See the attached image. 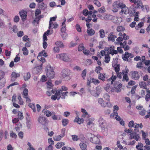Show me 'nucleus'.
Listing matches in <instances>:
<instances>
[{"instance_id":"f257e3e1","label":"nucleus","mask_w":150,"mask_h":150,"mask_svg":"<svg viewBox=\"0 0 150 150\" xmlns=\"http://www.w3.org/2000/svg\"><path fill=\"white\" fill-rule=\"evenodd\" d=\"M51 91L52 93L54 94V95L52 96L51 97V99L54 100L56 99L58 100L60 98L62 99H65V97L67 96V94L68 93L67 91L64 92L60 91L59 94H57L58 91H56L55 89H52Z\"/></svg>"},{"instance_id":"f03ea898","label":"nucleus","mask_w":150,"mask_h":150,"mask_svg":"<svg viewBox=\"0 0 150 150\" xmlns=\"http://www.w3.org/2000/svg\"><path fill=\"white\" fill-rule=\"evenodd\" d=\"M116 74L117 76L114 75L113 73H112V76L110 79L107 80L108 81V82H110V83L111 84H113V82L115 81L117 77H118L119 79H121L122 78V76L123 75V73H122V72H119L116 73Z\"/></svg>"},{"instance_id":"7ed1b4c3","label":"nucleus","mask_w":150,"mask_h":150,"mask_svg":"<svg viewBox=\"0 0 150 150\" xmlns=\"http://www.w3.org/2000/svg\"><path fill=\"white\" fill-rule=\"evenodd\" d=\"M47 76L49 79H53L55 76V73L54 71L53 68L50 66L47 67V71L46 72Z\"/></svg>"},{"instance_id":"20e7f679","label":"nucleus","mask_w":150,"mask_h":150,"mask_svg":"<svg viewBox=\"0 0 150 150\" xmlns=\"http://www.w3.org/2000/svg\"><path fill=\"white\" fill-rule=\"evenodd\" d=\"M133 6L135 8H141L142 10H144L145 8L147 10V8L148 7L147 5L144 6L141 0H136V3L135 2L133 4Z\"/></svg>"},{"instance_id":"39448f33","label":"nucleus","mask_w":150,"mask_h":150,"mask_svg":"<svg viewBox=\"0 0 150 150\" xmlns=\"http://www.w3.org/2000/svg\"><path fill=\"white\" fill-rule=\"evenodd\" d=\"M134 56L132 54L126 52L125 54L122 55V57L124 61L129 62L131 60L130 59L133 58Z\"/></svg>"},{"instance_id":"423d86ee","label":"nucleus","mask_w":150,"mask_h":150,"mask_svg":"<svg viewBox=\"0 0 150 150\" xmlns=\"http://www.w3.org/2000/svg\"><path fill=\"white\" fill-rule=\"evenodd\" d=\"M28 90L27 88H25L23 90L22 93L23 97L26 99V101L27 103H29L31 102V100L28 95Z\"/></svg>"},{"instance_id":"0eeeda50","label":"nucleus","mask_w":150,"mask_h":150,"mask_svg":"<svg viewBox=\"0 0 150 150\" xmlns=\"http://www.w3.org/2000/svg\"><path fill=\"white\" fill-rule=\"evenodd\" d=\"M56 57L64 61L68 62L69 61V58L68 55L66 54H57Z\"/></svg>"},{"instance_id":"6e6552de","label":"nucleus","mask_w":150,"mask_h":150,"mask_svg":"<svg viewBox=\"0 0 150 150\" xmlns=\"http://www.w3.org/2000/svg\"><path fill=\"white\" fill-rule=\"evenodd\" d=\"M122 86L121 83H116L114 85V88L111 89V91L112 92H116L118 93L121 91V88Z\"/></svg>"},{"instance_id":"1a4fd4ad","label":"nucleus","mask_w":150,"mask_h":150,"mask_svg":"<svg viewBox=\"0 0 150 150\" xmlns=\"http://www.w3.org/2000/svg\"><path fill=\"white\" fill-rule=\"evenodd\" d=\"M38 121L39 123L42 125L46 126L48 125L49 121L47 119L44 117H40L38 119Z\"/></svg>"},{"instance_id":"9d476101","label":"nucleus","mask_w":150,"mask_h":150,"mask_svg":"<svg viewBox=\"0 0 150 150\" xmlns=\"http://www.w3.org/2000/svg\"><path fill=\"white\" fill-rule=\"evenodd\" d=\"M90 141L93 143L96 144H99L100 142L99 139L98 137L94 135L91 134Z\"/></svg>"},{"instance_id":"9b49d317","label":"nucleus","mask_w":150,"mask_h":150,"mask_svg":"<svg viewBox=\"0 0 150 150\" xmlns=\"http://www.w3.org/2000/svg\"><path fill=\"white\" fill-rule=\"evenodd\" d=\"M70 71L68 69H63L62 71V77L63 78H66V80L70 79L69 76Z\"/></svg>"},{"instance_id":"f8f14e48","label":"nucleus","mask_w":150,"mask_h":150,"mask_svg":"<svg viewBox=\"0 0 150 150\" xmlns=\"http://www.w3.org/2000/svg\"><path fill=\"white\" fill-rule=\"evenodd\" d=\"M129 71V70L127 67H126L124 70H122V73L123 74L122 79L123 81H125L126 82L128 81L129 78L127 74Z\"/></svg>"},{"instance_id":"ddd939ff","label":"nucleus","mask_w":150,"mask_h":150,"mask_svg":"<svg viewBox=\"0 0 150 150\" xmlns=\"http://www.w3.org/2000/svg\"><path fill=\"white\" fill-rule=\"evenodd\" d=\"M98 103L100 104L101 106L103 107H105L107 106L108 107H111L112 105L110 104V103L104 101L103 98H99L98 99Z\"/></svg>"},{"instance_id":"4468645a","label":"nucleus","mask_w":150,"mask_h":150,"mask_svg":"<svg viewBox=\"0 0 150 150\" xmlns=\"http://www.w3.org/2000/svg\"><path fill=\"white\" fill-rule=\"evenodd\" d=\"M136 108L139 111V114L140 115L143 116L145 115L147 112L146 110L143 108V106H137L136 107Z\"/></svg>"},{"instance_id":"2eb2a0df","label":"nucleus","mask_w":150,"mask_h":150,"mask_svg":"<svg viewBox=\"0 0 150 150\" xmlns=\"http://www.w3.org/2000/svg\"><path fill=\"white\" fill-rule=\"evenodd\" d=\"M92 16L91 15L88 16L87 18L86 19V22L89 23L92 20L93 22L94 23L97 22V18L96 17V15L93 14L92 15Z\"/></svg>"},{"instance_id":"dca6fc26","label":"nucleus","mask_w":150,"mask_h":150,"mask_svg":"<svg viewBox=\"0 0 150 150\" xmlns=\"http://www.w3.org/2000/svg\"><path fill=\"white\" fill-rule=\"evenodd\" d=\"M132 78L135 80H138L140 78V75L137 71H132L131 72Z\"/></svg>"},{"instance_id":"f3484780","label":"nucleus","mask_w":150,"mask_h":150,"mask_svg":"<svg viewBox=\"0 0 150 150\" xmlns=\"http://www.w3.org/2000/svg\"><path fill=\"white\" fill-rule=\"evenodd\" d=\"M42 64L35 67L33 69V73L35 74H38L42 71Z\"/></svg>"},{"instance_id":"a211bd4d","label":"nucleus","mask_w":150,"mask_h":150,"mask_svg":"<svg viewBox=\"0 0 150 150\" xmlns=\"http://www.w3.org/2000/svg\"><path fill=\"white\" fill-rule=\"evenodd\" d=\"M19 13L22 21H24L26 19L27 16L26 11L22 10L19 12Z\"/></svg>"},{"instance_id":"6ab92c4d","label":"nucleus","mask_w":150,"mask_h":150,"mask_svg":"<svg viewBox=\"0 0 150 150\" xmlns=\"http://www.w3.org/2000/svg\"><path fill=\"white\" fill-rule=\"evenodd\" d=\"M137 132L134 131L130 134V139H134L136 141H138L140 138V137L138 134L136 133Z\"/></svg>"},{"instance_id":"aec40b11","label":"nucleus","mask_w":150,"mask_h":150,"mask_svg":"<svg viewBox=\"0 0 150 150\" xmlns=\"http://www.w3.org/2000/svg\"><path fill=\"white\" fill-rule=\"evenodd\" d=\"M117 36L114 35V33L112 32H110L108 36V41H112L114 42L115 41V38H117Z\"/></svg>"},{"instance_id":"412c9836","label":"nucleus","mask_w":150,"mask_h":150,"mask_svg":"<svg viewBox=\"0 0 150 150\" xmlns=\"http://www.w3.org/2000/svg\"><path fill=\"white\" fill-rule=\"evenodd\" d=\"M119 1L114 2L112 4L113 7L112 11L114 12H116L118 11L117 8H119Z\"/></svg>"},{"instance_id":"4be33fe9","label":"nucleus","mask_w":150,"mask_h":150,"mask_svg":"<svg viewBox=\"0 0 150 150\" xmlns=\"http://www.w3.org/2000/svg\"><path fill=\"white\" fill-rule=\"evenodd\" d=\"M20 75L19 73H17L15 72H12L11 75V81H14L17 78L20 76Z\"/></svg>"},{"instance_id":"5701e85b","label":"nucleus","mask_w":150,"mask_h":150,"mask_svg":"<svg viewBox=\"0 0 150 150\" xmlns=\"http://www.w3.org/2000/svg\"><path fill=\"white\" fill-rule=\"evenodd\" d=\"M115 47L114 46L110 47L108 49V52L109 53L111 54L112 55L114 54H117L118 53V52L117 50L114 49Z\"/></svg>"},{"instance_id":"b1692460","label":"nucleus","mask_w":150,"mask_h":150,"mask_svg":"<svg viewBox=\"0 0 150 150\" xmlns=\"http://www.w3.org/2000/svg\"><path fill=\"white\" fill-rule=\"evenodd\" d=\"M143 126L142 123L137 124V123H134V132H139V130L138 128L139 127L140 128H142L143 127Z\"/></svg>"},{"instance_id":"393cba45","label":"nucleus","mask_w":150,"mask_h":150,"mask_svg":"<svg viewBox=\"0 0 150 150\" xmlns=\"http://www.w3.org/2000/svg\"><path fill=\"white\" fill-rule=\"evenodd\" d=\"M84 119L83 118H79V115H77V116L76 117L75 119L74 120V122H76L79 124H81L83 123L84 121Z\"/></svg>"},{"instance_id":"a878e982","label":"nucleus","mask_w":150,"mask_h":150,"mask_svg":"<svg viewBox=\"0 0 150 150\" xmlns=\"http://www.w3.org/2000/svg\"><path fill=\"white\" fill-rule=\"evenodd\" d=\"M52 118L53 120H60V116L56 115L55 112H52Z\"/></svg>"},{"instance_id":"bb28decb","label":"nucleus","mask_w":150,"mask_h":150,"mask_svg":"<svg viewBox=\"0 0 150 150\" xmlns=\"http://www.w3.org/2000/svg\"><path fill=\"white\" fill-rule=\"evenodd\" d=\"M139 85L141 88H142L143 89H146V82L142 81L139 83Z\"/></svg>"},{"instance_id":"cd10ccee","label":"nucleus","mask_w":150,"mask_h":150,"mask_svg":"<svg viewBox=\"0 0 150 150\" xmlns=\"http://www.w3.org/2000/svg\"><path fill=\"white\" fill-rule=\"evenodd\" d=\"M105 74L100 73L98 76L99 79L102 80L103 81H104L105 78Z\"/></svg>"},{"instance_id":"c85d7f7f","label":"nucleus","mask_w":150,"mask_h":150,"mask_svg":"<svg viewBox=\"0 0 150 150\" xmlns=\"http://www.w3.org/2000/svg\"><path fill=\"white\" fill-rule=\"evenodd\" d=\"M86 32L89 35L92 36L95 34V32L94 30L90 29L87 30Z\"/></svg>"},{"instance_id":"c756f323","label":"nucleus","mask_w":150,"mask_h":150,"mask_svg":"<svg viewBox=\"0 0 150 150\" xmlns=\"http://www.w3.org/2000/svg\"><path fill=\"white\" fill-rule=\"evenodd\" d=\"M68 89L67 87H66L64 86H62L61 88H59L57 90H56V91H58V93L57 94L59 93L60 91H66Z\"/></svg>"},{"instance_id":"7c9ffc66","label":"nucleus","mask_w":150,"mask_h":150,"mask_svg":"<svg viewBox=\"0 0 150 150\" xmlns=\"http://www.w3.org/2000/svg\"><path fill=\"white\" fill-rule=\"evenodd\" d=\"M80 148L82 150H87V145L83 143H81L79 144Z\"/></svg>"},{"instance_id":"2f4dec72","label":"nucleus","mask_w":150,"mask_h":150,"mask_svg":"<svg viewBox=\"0 0 150 150\" xmlns=\"http://www.w3.org/2000/svg\"><path fill=\"white\" fill-rule=\"evenodd\" d=\"M122 9L120 12V13H124L125 14L127 13L128 12V8L125 5V7L123 8H121Z\"/></svg>"},{"instance_id":"473e14b6","label":"nucleus","mask_w":150,"mask_h":150,"mask_svg":"<svg viewBox=\"0 0 150 150\" xmlns=\"http://www.w3.org/2000/svg\"><path fill=\"white\" fill-rule=\"evenodd\" d=\"M56 18L57 17H53L50 18L49 25V29H50L51 28L52 25V21H55L56 20Z\"/></svg>"},{"instance_id":"72a5a7b5","label":"nucleus","mask_w":150,"mask_h":150,"mask_svg":"<svg viewBox=\"0 0 150 150\" xmlns=\"http://www.w3.org/2000/svg\"><path fill=\"white\" fill-rule=\"evenodd\" d=\"M43 56L45 57L47 56V54L46 52L45 51V50H42V52H39L38 54V57H42Z\"/></svg>"},{"instance_id":"f704fd0d","label":"nucleus","mask_w":150,"mask_h":150,"mask_svg":"<svg viewBox=\"0 0 150 150\" xmlns=\"http://www.w3.org/2000/svg\"><path fill=\"white\" fill-rule=\"evenodd\" d=\"M110 57L109 54H106L105 55L104 62L106 63H108L110 62Z\"/></svg>"},{"instance_id":"c9c22d12","label":"nucleus","mask_w":150,"mask_h":150,"mask_svg":"<svg viewBox=\"0 0 150 150\" xmlns=\"http://www.w3.org/2000/svg\"><path fill=\"white\" fill-rule=\"evenodd\" d=\"M28 106L31 108L34 112H35L36 111L35 105L34 103H30L28 104Z\"/></svg>"},{"instance_id":"e433bc0d","label":"nucleus","mask_w":150,"mask_h":150,"mask_svg":"<svg viewBox=\"0 0 150 150\" xmlns=\"http://www.w3.org/2000/svg\"><path fill=\"white\" fill-rule=\"evenodd\" d=\"M65 144L64 142H58L56 144L55 146L57 149L60 148L63 145H64Z\"/></svg>"},{"instance_id":"4c0bfd02","label":"nucleus","mask_w":150,"mask_h":150,"mask_svg":"<svg viewBox=\"0 0 150 150\" xmlns=\"http://www.w3.org/2000/svg\"><path fill=\"white\" fill-rule=\"evenodd\" d=\"M99 33L100 34V37L101 38H103L105 35V33L104 30L103 29H100L99 30Z\"/></svg>"},{"instance_id":"58836bf2","label":"nucleus","mask_w":150,"mask_h":150,"mask_svg":"<svg viewBox=\"0 0 150 150\" xmlns=\"http://www.w3.org/2000/svg\"><path fill=\"white\" fill-rule=\"evenodd\" d=\"M91 83H93L95 85L98 84L100 83V81L98 79L91 77Z\"/></svg>"},{"instance_id":"ea45409f","label":"nucleus","mask_w":150,"mask_h":150,"mask_svg":"<svg viewBox=\"0 0 150 150\" xmlns=\"http://www.w3.org/2000/svg\"><path fill=\"white\" fill-rule=\"evenodd\" d=\"M87 70L86 69H84L83 71H82L81 74V76L83 79H85L86 76V74Z\"/></svg>"},{"instance_id":"a19ab883","label":"nucleus","mask_w":150,"mask_h":150,"mask_svg":"<svg viewBox=\"0 0 150 150\" xmlns=\"http://www.w3.org/2000/svg\"><path fill=\"white\" fill-rule=\"evenodd\" d=\"M116 30L117 32H121L124 31L125 30V28L124 27L120 26L117 27Z\"/></svg>"},{"instance_id":"79ce46f5","label":"nucleus","mask_w":150,"mask_h":150,"mask_svg":"<svg viewBox=\"0 0 150 150\" xmlns=\"http://www.w3.org/2000/svg\"><path fill=\"white\" fill-rule=\"evenodd\" d=\"M113 112L110 115V116H112L113 114H115V112H117L119 109V108L117 105H115L113 106Z\"/></svg>"},{"instance_id":"37998d69","label":"nucleus","mask_w":150,"mask_h":150,"mask_svg":"<svg viewBox=\"0 0 150 150\" xmlns=\"http://www.w3.org/2000/svg\"><path fill=\"white\" fill-rule=\"evenodd\" d=\"M5 79H2L0 80V89L4 87L5 84Z\"/></svg>"},{"instance_id":"c03bdc74","label":"nucleus","mask_w":150,"mask_h":150,"mask_svg":"<svg viewBox=\"0 0 150 150\" xmlns=\"http://www.w3.org/2000/svg\"><path fill=\"white\" fill-rule=\"evenodd\" d=\"M62 122L63 126H65L69 123V120L67 119H63L62 120Z\"/></svg>"},{"instance_id":"a18cd8bd","label":"nucleus","mask_w":150,"mask_h":150,"mask_svg":"<svg viewBox=\"0 0 150 150\" xmlns=\"http://www.w3.org/2000/svg\"><path fill=\"white\" fill-rule=\"evenodd\" d=\"M66 25H64V26L62 27L61 29V31L62 33H64V35H65V36L67 35V34L66 33Z\"/></svg>"},{"instance_id":"49530a36","label":"nucleus","mask_w":150,"mask_h":150,"mask_svg":"<svg viewBox=\"0 0 150 150\" xmlns=\"http://www.w3.org/2000/svg\"><path fill=\"white\" fill-rule=\"evenodd\" d=\"M62 137L60 135H59L57 136H55L53 137V139L55 141H57L60 140L61 138Z\"/></svg>"},{"instance_id":"de8ad7c7","label":"nucleus","mask_w":150,"mask_h":150,"mask_svg":"<svg viewBox=\"0 0 150 150\" xmlns=\"http://www.w3.org/2000/svg\"><path fill=\"white\" fill-rule=\"evenodd\" d=\"M55 44L59 46L60 47H64L63 43L60 41H57L56 42Z\"/></svg>"},{"instance_id":"09e8293b","label":"nucleus","mask_w":150,"mask_h":150,"mask_svg":"<svg viewBox=\"0 0 150 150\" xmlns=\"http://www.w3.org/2000/svg\"><path fill=\"white\" fill-rule=\"evenodd\" d=\"M22 51L23 52V54L24 55H27L28 54V51L27 48L25 47H24L23 48Z\"/></svg>"},{"instance_id":"8fccbe9b","label":"nucleus","mask_w":150,"mask_h":150,"mask_svg":"<svg viewBox=\"0 0 150 150\" xmlns=\"http://www.w3.org/2000/svg\"><path fill=\"white\" fill-rule=\"evenodd\" d=\"M141 132L142 134V138L143 139H145L148 136V133H145L144 131L142 130Z\"/></svg>"},{"instance_id":"3c124183","label":"nucleus","mask_w":150,"mask_h":150,"mask_svg":"<svg viewBox=\"0 0 150 150\" xmlns=\"http://www.w3.org/2000/svg\"><path fill=\"white\" fill-rule=\"evenodd\" d=\"M51 81V80H49L47 83V87L49 89L52 88L53 86V85L52 84Z\"/></svg>"},{"instance_id":"603ef678","label":"nucleus","mask_w":150,"mask_h":150,"mask_svg":"<svg viewBox=\"0 0 150 150\" xmlns=\"http://www.w3.org/2000/svg\"><path fill=\"white\" fill-rule=\"evenodd\" d=\"M44 113V114L47 117H49L52 115V112H51L48 110H45Z\"/></svg>"},{"instance_id":"864d4df0","label":"nucleus","mask_w":150,"mask_h":150,"mask_svg":"<svg viewBox=\"0 0 150 150\" xmlns=\"http://www.w3.org/2000/svg\"><path fill=\"white\" fill-rule=\"evenodd\" d=\"M30 77V73L28 72L27 73L26 75L24 76V79L25 81H27L29 79Z\"/></svg>"},{"instance_id":"5fc2aeb1","label":"nucleus","mask_w":150,"mask_h":150,"mask_svg":"<svg viewBox=\"0 0 150 150\" xmlns=\"http://www.w3.org/2000/svg\"><path fill=\"white\" fill-rule=\"evenodd\" d=\"M142 62H143L141 61L137 63L136 67L139 69H141L143 67L144 65Z\"/></svg>"},{"instance_id":"6e6d98bb","label":"nucleus","mask_w":150,"mask_h":150,"mask_svg":"<svg viewBox=\"0 0 150 150\" xmlns=\"http://www.w3.org/2000/svg\"><path fill=\"white\" fill-rule=\"evenodd\" d=\"M5 76V72L2 70H0V80L2 79H5L4 78Z\"/></svg>"},{"instance_id":"4d7b16f0","label":"nucleus","mask_w":150,"mask_h":150,"mask_svg":"<svg viewBox=\"0 0 150 150\" xmlns=\"http://www.w3.org/2000/svg\"><path fill=\"white\" fill-rule=\"evenodd\" d=\"M119 8H122L125 7V4H124L122 2L119 1Z\"/></svg>"},{"instance_id":"13d9d810","label":"nucleus","mask_w":150,"mask_h":150,"mask_svg":"<svg viewBox=\"0 0 150 150\" xmlns=\"http://www.w3.org/2000/svg\"><path fill=\"white\" fill-rule=\"evenodd\" d=\"M115 116V118L117 120L119 121V120H120L121 119V118H120V117L118 115V113L117 112H115V114H113L112 116Z\"/></svg>"},{"instance_id":"bf43d9fd","label":"nucleus","mask_w":150,"mask_h":150,"mask_svg":"<svg viewBox=\"0 0 150 150\" xmlns=\"http://www.w3.org/2000/svg\"><path fill=\"white\" fill-rule=\"evenodd\" d=\"M120 64H117L115 67V71L116 73L119 72L120 71Z\"/></svg>"},{"instance_id":"052dcab7","label":"nucleus","mask_w":150,"mask_h":150,"mask_svg":"<svg viewBox=\"0 0 150 150\" xmlns=\"http://www.w3.org/2000/svg\"><path fill=\"white\" fill-rule=\"evenodd\" d=\"M18 99L19 100L18 103L21 105H23V101L20 96H18Z\"/></svg>"},{"instance_id":"680f3d73","label":"nucleus","mask_w":150,"mask_h":150,"mask_svg":"<svg viewBox=\"0 0 150 150\" xmlns=\"http://www.w3.org/2000/svg\"><path fill=\"white\" fill-rule=\"evenodd\" d=\"M104 98L105 100L107 101H109L110 100V96L107 93H105L104 95Z\"/></svg>"},{"instance_id":"e2e57ef3","label":"nucleus","mask_w":150,"mask_h":150,"mask_svg":"<svg viewBox=\"0 0 150 150\" xmlns=\"http://www.w3.org/2000/svg\"><path fill=\"white\" fill-rule=\"evenodd\" d=\"M41 11L40 9H37L35 12V15L36 17L38 16V15L40 14L41 13Z\"/></svg>"},{"instance_id":"0e129e2a","label":"nucleus","mask_w":150,"mask_h":150,"mask_svg":"<svg viewBox=\"0 0 150 150\" xmlns=\"http://www.w3.org/2000/svg\"><path fill=\"white\" fill-rule=\"evenodd\" d=\"M84 47L83 45V44L80 45L78 47V50L79 51H81L83 50L84 49Z\"/></svg>"},{"instance_id":"69168bd1","label":"nucleus","mask_w":150,"mask_h":150,"mask_svg":"<svg viewBox=\"0 0 150 150\" xmlns=\"http://www.w3.org/2000/svg\"><path fill=\"white\" fill-rule=\"evenodd\" d=\"M18 119L20 120H22L23 118V116L22 112L20 111H19L18 112Z\"/></svg>"},{"instance_id":"338daca9","label":"nucleus","mask_w":150,"mask_h":150,"mask_svg":"<svg viewBox=\"0 0 150 150\" xmlns=\"http://www.w3.org/2000/svg\"><path fill=\"white\" fill-rule=\"evenodd\" d=\"M102 69L101 67L98 66L96 67L95 71L97 73H100V70Z\"/></svg>"},{"instance_id":"774afa93","label":"nucleus","mask_w":150,"mask_h":150,"mask_svg":"<svg viewBox=\"0 0 150 150\" xmlns=\"http://www.w3.org/2000/svg\"><path fill=\"white\" fill-rule=\"evenodd\" d=\"M143 144L140 142L138 143L137 145L136 146V148L138 149H142L143 147Z\"/></svg>"}]
</instances>
